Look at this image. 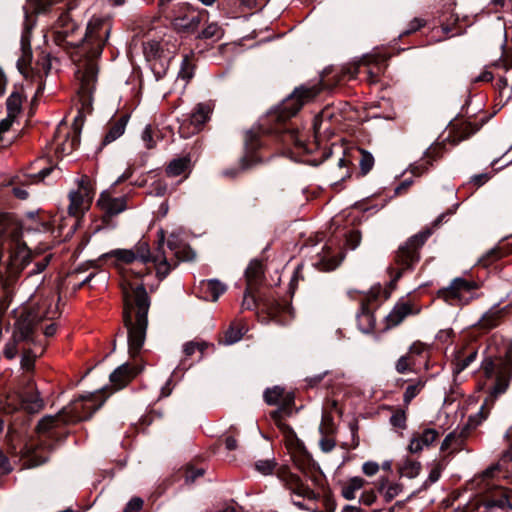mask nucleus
Segmentation results:
<instances>
[{
    "label": "nucleus",
    "mask_w": 512,
    "mask_h": 512,
    "mask_svg": "<svg viewBox=\"0 0 512 512\" xmlns=\"http://www.w3.org/2000/svg\"><path fill=\"white\" fill-rule=\"evenodd\" d=\"M76 6L73 0H27L23 6L24 23L20 40L22 54L16 63L18 71L27 78L32 70L31 35L36 26V17L39 14L55 12L58 16L52 26L53 41L63 48L78 66L77 75L80 79L78 94L81 108L77 109L70 128H82L86 114L92 111V96L99 73L98 60L112 30L110 17L94 16L87 23L84 36L79 41H68L67 38L72 37L79 29L78 24L70 16V11Z\"/></svg>",
    "instance_id": "obj_1"
},
{
    "label": "nucleus",
    "mask_w": 512,
    "mask_h": 512,
    "mask_svg": "<svg viewBox=\"0 0 512 512\" xmlns=\"http://www.w3.org/2000/svg\"><path fill=\"white\" fill-rule=\"evenodd\" d=\"M111 255L128 265L123 270L121 288L123 293V321L128 331L129 353L132 357L139 354L146 338L150 298L143 283L134 281L156 270L159 279L165 278L177 262H169L166 255L157 252L151 255L147 242H139L132 249H117Z\"/></svg>",
    "instance_id": "obj_2"
},
{
    "label": "nucleus",
    "mask_w": 512,
    "mask_h": 512,
    "mask_svg": "<svg viewBox=\"0 0 512 512\" xmlns=\"http://www.w3.org/2000/svg\"><path fill=\"white\" fill-rule=\"evenodd\" d=\"M375 60L374 56L366 55L359 62L325 68L319 83L295 87L286 98L266 112L256 128H300L301 124L297 119L305 104L314 101L322 91H332L337 86L355 79L361 65L369 66Z\"/></svg>",
    "instance_id": "obj_3"
},
{
    "label": "nucleus",
    "mask_w": 512,
    "mask_h": 512,
    "mask_svg": "<svg viewBox=\"0 0 512 512\" xmlns=\"http://www.w3.org/2000/svg\"><path fill=\"white\" fill-rule=\"evenodd\" d=\"M485 376L484 387L488 392L480 411L470 416L466 427L461 432L449 433L441 443L440 451L449 454L462 450L468 430L475 429L488 417L490 408L496 399L504 394L512 379V349L508 348L504 356H487L481 364Z\"/></svg>",
    "instance_id": "obj_4"
},
{
    "label": "nucleus",
    "mask_w": 512,
    "mask_h": 512,
    "mask_svg": "<svg viewBox=\"0 0 512 512\" xmlns=\"http://www.w3.org/2000/svg\"><path fill=\"white\" fill-rule=\"evenodd\" d=\"M22 236L17 222L0 216V280L5 286L13 285L33 259Z\"/></svg>",
    "instance_id": "obj_5"
},
{
    "label": "nucleus",
    "mask_w": 512,
    "mask_h": 512,
    "mask_svg": "<svg viewBox=\"0 0 512 512\" xmlns=\"http://www.w3.org/2000/svg\"><path fill=\"white\" fill-rule=\"evenodd\" d=\"M432 233V229L425 228L419 233L408 238L406 242L398 247L394 257V261L398 268L396 270L393 281H398L404 271L412 270L414 266L420 261V249L423 247Z\"/></svg>",
    "instance_id": "obj_6"
},
{
    "label": "nucleus",
    "mask_w": 512,
    "mask_h": 512,
    "mask_svg": "<svg viewBox=\"0 0 512 512\" xmlns=\"http://www.w3.org/2000/svg\"><path fill=\"white\" fill-rule=\"evenodd\" d=\"M448 131L447 136H444V134L440 135L438 141L425 151L424 156L419 161L411 164L410 171L413 175L421 176L427 172L433 166V163L442 157L446 144L453 147L470 136V133H465V130Z\"/></svg>",
    "instance_id": "obj_7"
},
{
    "label": "nucleus",
    "mask_w": 512,
    "mask_h": 512,
    "mask_svg": "<svg viewBox=\"0 0 512 512\" xmlns=\"http://www.w3.org/2000/svg\"><path fill=\"white\" fill-rule=\"evenodd\" d=\"M478 282L463 277L454 278L447 287L437 291V297L452 306H465L478 298Z\"/></svg>",
    "instance_id": "obj_8"
},
{
    "label": "nucleus",
    "mask_w": 512,
    "mask_h": 512,
    "mask_svg": "<svg viewBox=\"0 0 512 512\" xmlns=\"http://www.w3.org/2000/svg\"><path fill=\"white\" fill-rule=\"evenodd\" d=\"M163 18L169 20L179 32L191 34L198 30L202 22V13L189 3L180 2L172 5L171 9H163Z\"/></svg>",
    "instance_id": "obj_9"
},
{
    "label": "nucleus",
    "mask_w": 512,
    "mask_h": 512,
    "mask_svg": "<svg viewBox=\"0 0 512 512\" xmlns=\"http://www.w3.org/2000/svg\"><path fill=\"white\" fill-rule=\"evenodd\" d=\"M263 397L268 405L279 406L278 409L270 413V417L277 427L284 433L293 435L292 429L284 423L283 419L291 413V408L294 404V395L290 392H286L285 389L280 386H274L267 388L264 391Z\"/></svg>",
    "instance_id": "obj_10"
},
{
    "label": "nucleus",
    "mask_w": 512,
    "mask_h": 512,
    "mask_svg": "<svg viewBox=\"0 0 512 512\" xmlns=\"http://www.w3.org/2000/svg\"><path fill=\"white\" fill-rule=\"evenodd\" d=\"M100 396V393H95L80 397L78 400L65 407L60 417H62L65 422H77L90 418L104 402V400L98 402Z\"/></svg>",
    "instance_id": "obj_11"
},
{
    "label": "nucleus",
    "mask_w": 512,
    "mask_h": 512,
    "mask_svg": "<svg viewBox=\"0 0 512 512\" xmlns=\"http://www.w3.org/2000/svg\"><path fill=\"white\" fill-rule=\"evenodd\" d=\"M276 476L293 496L309 501L316 500L319 496L297 474L293 473L288 466L283 465L277 468Z\"/></svg>",
    "instance_id": "obj_12"
},
{
    "label": "nucleus",
    "mask_w": 512,
    "mask_h": 512,
    "mask_svg": "<svg viewBox=\"0 0 512 512\" xmlns=\"http://www.w3.org/2000/svg\"><path fill=\"white\" fill-rule=\"evenodd\" d=\"M381 293V287L373 286L367 293L360 294V311L357 314V325L363 333H371L376 325L374 314L370 308L373 301H376Z\"/></svg>",
    "instance_id": "obj_13"
},
{
    "label": "nucleus",
    "mask_w": 512,
    "mask_h": 512,
    "mask_svg": "<svg viewBox=\"0 0 512 512\" xmlns=\"http://www.w3.org/2000/svg\"><path fill=\"white\" fill-rule=\"evenodd\" d=\"M94 192L87 179H82L76 190L69 193V215L79 218L90 209Z\"/></svg>",
    "instance_id": "obj_14"
},
{
    "label": "nucleus",
    "mask_w": 512,
    "mask_h": 512,
    "mask_svg": "<svg viewBox=\"0 0 512 512\" xmlns=\"http://www.w3.org/2000/svg\"><path fill=\"white\" fill-rule=\"evenodd\" d=\"M29 424L30 416L22 411H17L12 416L5 435L6 444L11 451H15L18 444L23 441Z\"/></svg>",
    "instance_id": "obj_15"
},
{
    "label": "nucleus",
    "mask_w": 512,
    "mask_h": 512,
    "mask_svg": "<svg viewBox=\"0 0 512 512\" xmlns=\"http://www.w3.org/2000/svg\"><path fill=\"white\" fill-rule=\"evenodd\" d=\"M43 318H50V316L48 314L39 315L38 312L34 311L21 313L15 325L14 338L34 342V329Z\"/></svg>",
    "instance_id": "obj_16"
},
{
    "label": "nucleus",
    "mask_w": 512,
    "mask_h": 512,
    "mask_svg": "<svg viewBox=\"0 0 512 512\" xmlns=\"http://www.w3.org/2000/svg\"><path fill=\"white\" fill-rule=\"evenodd\" d=\"M97 206L102 212V220L109 224L111 219L126 210L127 198L125 196L113 197L110 192H102L97 200Z\"/></svg>",
    "instance_id": "obj_17"
},
{
    "label": "nucleus",
    "mask_w": 512,
    "mask_h": 512,
    "mask_svg": "<svg viewBox=\"0 0 512 512\" xmlns=\"http://www.w3.org/2000/svg\"><path fill=\"white\" fill-rule=\"evenodd\" d=\"M81 130H55L52 138V149L58 156L72 153L79 145Z\"/></svg>",
    "instance_id": "obj_18"
},
{
    "label": "nucleus",
    "mask_w": 512,
    "mask_h": 512,
    "mask_svg": "<svg viewBox=\"0 0 512 512\" xmlns=\"http://www.w3.org/2000/svg\"><path fill=\"white\" fill-rule=\"evenodd\" d=\"M421 307L412 300H399L385 318V327L390 329L398 326L409 315H417Z\"/></svg>",
    "instance_id": "obj_19"
},
{
    "label": "nucleus",
    "mask_w": 512,
    "mask_h": 512,
    "mask_svg": "<svg viewBox=\"0 0 512 512\" xmlns=\"http://www.w3.org/2000/svg\"><path fill=\"white\" fill-rule=\"evenodd\" d=\"M441 431L432 427H424L419 431L412 433L407 446V450L411 454H420L426 448L432 446V444L439 438Z\"/></svg>",
    "instance_id": "obj_20"
},
{
    "label": "nucleus",
    "mask_w": 512,
    "mask_h": 512,
    "mask_svg": "<svg viewBox=\"0 0 512 512\" xmlns=\"http://www.w3.org/2000/svg\"><path fill=\"white\" fill-rule=\"evenodd\" d=\"M56 168V165L50 158L40 157L30 163L25 175L29 183L36 184L43 182Z\"/></svg>",
    "instance_id": "obj_21"
},
{
    "label": "nucleus",
    "mask_w": 512,
    "mask_h": 512,
    "mask_svg": "<svg viewBox=\"0 0 512 512\" xmlns=\"http://www.w3.org/2000/svg\"><path fill=\"white\" fill-rule=\"evenodd\" d=\"M142 367L138 364L125 363L115 369L110 375V381L115 388L119 390L127 386L141 371Z\"/></svg>",
    "instance_id": "obj_22"
},
{
    "label": "nucleus",
    "mask_w": 512,
    "mask_h": 512,
    "mask_svg": "<svg viewBox=\"0 0 512 512\" xmlns=\"http://www.w3.org/2000/svg\"><path fill=\"white\" fill-rule=\"evenodd\" d=\"M143 54L147 64L158 61L162 57H174L175 51L170 50L168 42L150 40L143 42Z\"/></svg>",
    "instance_id": "obj_23"
},
{
    "label": "nucleus",
    "mask_w": 512,
    "mask_h": 512,
    "mask_svg": "<svg viewBox=\"0 0 512 512\" xmlns=\"http://www.w3.org/2000/svg\"><path fill=\"white\" fill-rule=\"evenodd\" d=\"M197 289V294L200 298L215 302L225 293L227 287L217 279H210L200 281Z\"/></svg>",
    "instance_id": "obj_24"
},
{
    "label": "nucleus",
    "mask_w": 512,
    "mask_h": 512,
    "mask_svg": "<svg viewBox=\"0 0 512 512\" xmlns=\"http://www.w3.org/2000/svg\"><path fill=\"white\" fill-rule=\"evenodd\" d=\"M23 95L19 91H14L6 100L7 117L0 121V128H10L16 117L22 111Z\"/></svg>",
    "instance_id": "obj_25"
},
{
    "label": "nucleus",
    "mask_w": 512,
    "mask_h": 512,
    "mask_svg": "<svg viewBox=\"0 0 512 512\" xmlns=\"http://www.w3.org/2000/svg\"><path fill=\"white\" fill-rule=\"evenodd\" d=\"M379 494L384 498L385 502H391L403 492V485L388 478L381 477L376 484Z\"/></svg>",
    "instance_id": "obj_26"
},
{
    "label": "nucleus",
    "mask_w": 512,
    "mask_h": 512,
    "mask_svg": "<svg viewBox=\"0 0 512 512\" xmlns=\"http://www.w3.org/2000/svg\"><path fill=\"white\" fill-rule=\"evenodd\" d=\"M492 116L493 114L481 112L480 114H476L473 117H469L461 123H456L458 120V117H456L455 119L450 120L445 128H482Z\"/></svg>",
    "instance_id": "obj_27"
},
{
    "label": "nucleus",
    "mask_w": 512,
    "mask_h": 512,
    "mask_svg": "<svg viewBox=\"0 0 512 512\" xmlns=\"http://www.w3.org/2000/svg\"><path fill=\"white\" fill-rule=\"evenodd\" d=\"M22 412L28 414H34L40 412L44 407L43 399L37 390L26 392L22 396Z\"/></svg>",
    "instance_id": "obj_28"
},
{
    "label": "nucleus",
    "mask_w": 512,
    "mask_h": 512,
    "mask_svg": "<svg viewBox=\"0 0 512 512\" xmlns=\"http://www.w3.org/2000/svg\"><path fill=\"white\" fill-rule=\"evenodd\" d=\"M409 384L403 393V407L408 408L414 398H416L425 388L427 379L418 377L408 381Z\"/></svg>",
    "instance_id": "obj_29"
},
{
    "label": "nucleus",
    "mask_w": 512,
    "mask_h": 512,
    "mask_svg": "<svg viewBox=\"0 0 512 512\" xmlns=\"http://www.w3.org/2000/svg\"><path fill=\"white\" fill-rule=\"evenodd\" d=\"M319 260L316 265L325 271L334 270L341 261L338 253L334 252L330 246H325L322 252L319 253Z\"/></svg>",
    "instance_id": "obj_30"
},
{
    "label": "nucleus",
    "mask_w": 512,
    "mask_h": 512,
    "mask_svg": "<svg viewBox=\"0 0 512 512\" xmlns=\"http://www.w3.org/2000/svg\"><path fill=\"white\" fill-rule=\"evenodd\" d=\"M263 266L258 260L250 262L245 271L248 290H255L263 278Z\"/></svg>",
    "instance_id": "obj_31"
},
{
    "label": "nucleus",
    "mask_w": 512,
    "mask_h": 512,
    "mask_svg": "<svg viewBox=\"0 0 512 512\" xmlns=\"http://www.w3.org/2000/svg\"><path fill=\"white\" fill-rule=\"evenodd\" d=\"M246 331V325L242 320L233 321L224 333L223 343L226 345H231L238 342L241 340Z\"/></svg>",
    "instance_id": "obj_32"
},
{
    "label": "nucleus",
    "mask_w": 512,
    "mask_h": 512,
    "mask_svg": "<svg viewBox=\"0 0 512 512\" xmlns=\"http://www.w3.org/2000/svg\"><path fill=\"white\" fill-rule=\"evenodd\" d=\"M213 108L209 103H199L190 115V123L195 127L206 124L210 120Z\"/></svg>",
    "instance_id": "obj_33"
},
{
    "label": "nucleus",
    "mask_w": 512,
    "mask_h": 512,
    "mask_svg": "<svg viewBox=\"0 0 512 512\" xmlns=\"http://www.w3.org/2000/svg\"><path fill=\"white\" fill-rule=\"evenodd\" d=\"M191 169V159L189 156L173 159L167 165L165 172L169 177H177Z\"/></svg>",
    "instance_id": "obj_34"
},
{
    "label": "nucleus",
    "mask_w": 512,
    "mask_h": 512,
    "mask_svg": "<svg viewBox=\"0 0 512 512\" xmlns=\"http://www.w3.org/2000/svg\"><path fill=\"white\" fill-rule=\"evenodd\" d=\"M366 481L359 477H352L341 484V494L346 500H353L356 498V492L362 489Z\"/></svg>",
    "instance_id": "obj_35"
},
{
    "label": "nucleus",
    "mask_w": 512,
    "mask_h": 512,
    "mask_svg": "<svg viewBox=\"0 0 512 512\" xmlns=\"http://www.w3.org/2000/svg\"><path fill=\"white\" fill-rule=\"evenodd\" d=\"M501 317L502 310L493 307L481 317L477 325L480 329L488 331L499 325Z\"/></svg>",
    "instance_id": "obj_36"
},
{
    "label": "nucleus",
    "mask_w": 512,
    "mask_h": 512,
    "mask_svg": "<svg viewBox=\"0 0 512 512\" xmlns=\"http://www.w3.org/2000/svg\"><path fill=\"white\" fill-rule=\"evenodd\" d=\"M477 357V350L474 348H471L467 351V353L464 350H460L457 352L455 361H454V371L456 373L462 372L464 369H466L473 361H475Z\"/></svg>",
    "instance_id": "obj_37"
},
{
    "label": "nucleus",
    "mask_w": 512,
    "mask_h": 512,
    "mask_svg": "<svg viewBox=\"0 0 512 512\" xmlns=\"http://www.w3.org/2000/svg\"><path fill=\"white\" fill-rule=\"evenodd\" d=\"M131 117V111L127 107L118 109L109 120L105 128H125Z\"/></svg>",
    "instance_id": "obj_38"
},
{
    "label": "nucleus",
    "mask_w": 512,
    "mask_h": 512,
    "mask_svg": "<svg viewBox=\"0 0 512 512\" xmlns=\"http://www.w3.org/2000/svg\"><path fill=\"white\" fill-rule=\"evenodd\" d=\"M421 468L422 465L419 461L407 458L400 465L399 473L401 474V476L412 479L419 475Z\"/></svg>",
    "instance_id": "obj_39"
},
{
    "label": "nucleus",
    "mask_w": 512,
    "mask_h": 512,
    "mask_svg": "<svg viewBox=\"0 0 512 512\" xmlns=\"http://www.w3.org/2000/svg\"><path fill=\"white\" fill-rule=\"evenodd\" d=\"M173 58L174 57H162L158 61H154L153 63L148 64L157 81L163 79L166 76Z\"/></svg>",
    "instance_id": "obj_40"
},
{
    "label": "nucleus",
    "mask_w": 512,
    "mask_h": 512,
    "mask_svg": "<svg viewBox=\"0 0 512 512\" xmlns=\"http://www.w3.org/2000/svg\"><path fill=\"white\" fill-rule=\"evenodd\" d=\"M485 507L487 508H493L498 507L502 509H512V505L505 494V492L502 489L497 490L496 497L486 498L485 500Z\"/></svg>",
    "instance_id": "obj_41"
},
{
    "label": "nucleus",
    "mask_w": 512,
    "mask_h": 512,
    "mask_svg": "<svg viewBox=\"0 0 512 512\" xmlns=\"http://www.w3.org/2000/svg\"><path fill=\"white\" fill-rule=\"evenodd\" d=\"M193 55H184L178 77L189 82L194 77L195 64L192 62Z\"/></svg>",
    "instance_id": "obj_42"
},
{
    "label": "nucleus",
    "mask_w": 512,
    "mask_h": 512,
    "mask_svg": "<svg viewBox=\"0 0 512 512\" xmlns=\"http://www.w3.org/2000/svg\"><path fill=\"white\" fill-rule=\"evenodd\" d=\"M356 152L359 153V166L362 175L368 174L374 166V157L368 151L362 148H356Z\"/></svg>",
    "instance_id": "obj_43"
},
{
    "label": "nucleus",
    "mask_w": 512,
    "mask_h": 512,
    "mask_svg": "<svg viewBox=\"0 0 512 512\" xmlns=\"http://www.w3.org/2000/svg\"><path fill=\"white\" fill-rule=\"evenodd\" d=\"M415 361L410 354L402 355L395 363V370L399 374H405L414 370Z\"/></svg>",
    "instance_id": "obj_44"
},
{
    "label": "nucleus",
    "mask_w": 512,
    "mask_h": 512,
    "mask_svg": "<svg viewBox=\"0 0 512 512\" xmlns=\"http://www.w3.org/2000/svg\"><path fill=\"white\" fill-rule=\"evenodd\" d=\"M208 346H209V344L205 341H198V340L189 341L183 345V352L185 354V357L189 358L196 351H199L200 354H203V352L205 351V349L208 348Z\"/></svg>",
    "instance_id": "obj_45"
},
{
    "label": "nucleus",
    "mask_w": 512,
    "mask_h": 512,
    "mask_svg": "<svg viewBox=\"0 0 512 512\" xmlns=\"http://www.w3.org/2000/svg\"><path fill=\"white\" fill-rule=\"evenodd\" d=\"M223 35V30L216 24L211 23L204 28L198 35L199 39H212L214 41L219 40Z\"/></svg>",
    "instance_id": "obj_46"
},
{
    "label": "nucleus",
    "mask_w": 512,
    "mask_h": 512,
    "mask_svg": "<svg viewBox=\"0 0 512 512\" xmlns=\"http://www.w3.org/2000/svg\"><path fill=\"white\" fill-rule=\"evenodd\" d=\"M390 424L399 429H405L407 426V414L404 408H396L390 417Z\"/></svg>",
    "instance_id": "obj_47"
},
{
    "label": "nucleus",
    "mask_w": 512,
    "mask_h": 512,
    "mask_svg": "<svg viewBox=\"0 0 512 512\" xmlns=\"http://www.w3.org/2000/svg\"><path fill=\"white\" fill-rule=\"evenodd\" d=\"M445 466L446 465L444 461H434L431 464V469L424 485L427 486L437 482L441 476L442 471L445 469Z\"/></svg>",
    "instance_id": "obj_48"
},
{
    "label": "nucleus",
    "mask_w": 512,
    "mask_h": 512,
    "mask_svg": "<svg viewBox=\"0 0 512 512\" xmlns=\"http://www.w3.org/2000/svg\"><path fill=\"white\" fill-rule=\"evenodd\" d=\"M20 136L19 130H0V149L10 146Z\"/></svg>",
    "instance_id": "obj_49"
},
{
    "label": "nucleus",
    "mask_w": 512,
    "mask_h": 512,
    "mask_svg": "<svg viewBox=\"0 0 512 512\" xmlns=\"http://www.w3.org/2000/svg\"><path fill=\"white\" fill-rule=\"evenodd\" d=\"M508 252L500 247H495L491 249L487 254L481 259V262L484 266H488L492 264L494 261L504 257Z\"/></svg>",
    "instance_id": "obj_50"
},
{
    "label": "nucleus",
    "mask_w": 512,
    "mask_h": 512,
    "mask_svg": "<svg viewBox=\"0 0 512 512\" xmlns=\"http://www.w3.org/2000/svg\"><path fill=\"white\" fill-rule=\"evenodd\" d=\"M276 462L274 459L258 460L255 463V469L262 475H270L276 468Z\"/></svg>",
    "instance_id": "obj_51"
},
{
    "label": "nucleus",
    "mask_w": 512,
    "mask_h": 512,
    "mask_svg": "<svg viewBox=\"0 0 512 512\" xmlns=\"http://www.w3.org/2000/svg\"><path fill=\"white\" fill-rule=\"evenodd\" d=\"M204 475L203 468H195L191 465H187L184 470V479L186 484H192L199 477Z\"/></svg>",
    "instance_id": "obj_52"
},
{
    "label": "nucleus",
    "mask_w": 512,
    "mask_h": 512,
    "mask_svg": "<svg viewBox=\"0 0 512 512\" xmlns=\"http://www.w3.org/2000/svg\"><path fill=\"white\" fill-rule=\"evenodd\" d=\"M59 422V417L46 416L42 418L38 425L37 430L39 433H46L53 429Z\"/></svg>",
    "instance_id": "obj_53"
},
{
    "label": "nucleus",
    "mask_w": 512,
    "mask_h": 512,
    "mask_svg": "<svg viewBox=\"0 0 512 512\" xmlns=\"http://www.w3.org/2000/svg\"><path fill=\"white\" fill-rule=\"evenodd\" d=\"M37 351H32L31 349L26 350L23 353L21 359V367L26 371H32L35 365V359L37 357Z\"/></svg>",
    "instance_id": "obj_54"
},
{
    "label": "nucleus",
    "mask_w": 512,
    "mask_h": 512,
    "mask_svg": "<svg viewBox=\"0 0 512 512\" xmlns=\"http://www.w3.org/2000/svg\"><path fill=\"white\" fill-rule=\"evenodd\" d=\"M333 117V113L331 112L330 108L326 107L322 109L319 113L311 116L312 125L310 128H319L324 119H331Z\"/></svg>",
    "instance_id": "obj_55"
},
{
    "label": "nucleus",
    "mask_w": 512,
    "mask_h": 512,
    "mask_svg": "<svg viewBox=\"0 0 512 512\" xmlns=\"http://www.w3.org/2000/svg\"><path fill=\"white\" fill-rule=\"evenodd\" d=\"M238 435V430L235 427H230L227 431L224 439L225 447L227 450H235L238 447V442L236 436Z\"/></svg>",
    "instance_id": "obj_56"
},
{
    "label": "nucleus",
    "mask_w": 512,
    "mask_h": 512,
    "mask_svg": "<svg viewBox=\"0 0 512 512\" xmlns=\"http://www.w3.org/2000/svg\"><path fill=\"white\" fill-rule=\"evenodd\" d=\"M429 353V346L421 341H415L413 342L409 349H408V352L407 354H410V356L413 358V356L417 355V356H420V355H423V354H428Z\"/></svg>",
    "instance_id": "obj_57"
},
{
    "label": "nucleus",
    "mask_w": 512,
    "mask_h": 512,
    "mask_svg": "<svg viewBox=\"0 0 512 512\" xmlns=\"http://www.w3.org/2000/svg\"><path fill=\"white\" fill-rule=\"evenodd\" d=\"M159 130H144L142 133V140L144 141L146 148L152 149L155 147L157 140L159 139V135L157 134Z\"/></svg>",
    "instance_id": "obj_58"
},
{
    "label": "nucleus",
    "mask_w": 512,
    "mask_h": 512,
    "mask_svg": "<svg viewBox=\"0 0 512 512\" xmlns=\"http://www.w3.org/2000/svg\"><path fill=\"white\" fill-rule=\"evenodd\" d=\"M267 0H234L235 4H238L240 8L247 9H253V8H261L265 5Z\"/></svg>",
    "instance_id": "obj_59"
},
{
    "label": "nucleus",
    "mask_w": 512,
    "mask_h": 512,
    "mask_svg": "<svg viewBox=\"0 0 512 512\" xmlns=\"http://www.w3.org/2000/svg\"><path fill=\"white\" fill-rule=\"evenodd\" d=\"M254 290H248V287L246 288L241 307L243 310H251L256 306V299L254 295Z\"/></svg>",
    "instance_id": "obj_60"
},
{
    "label": "nucleus",
    "mask_w": 512,
    "mask_h": 512,
    "mask_svg": "<svg viewBox=\"0 0 512 512\" xmlns=\"http://www.w3.org/2000/svg\"><path fill=\"white\" fill-rule=\"evenodd\" d=\"M361 241V234L359 231L352 230L346 235V244L350 249H355Z\"/></svg>",
    "instance_id": "obj_61"
},
{
    "label": "nucleus",
    "mask_w": 512,
    "mask_h": 512,
    "mask_svg": "<svg viewBox=\"0 0 512 512\" xmlns=\"http://www.w3.org/2000/svg\"><path fill=\"white\" fill-rule=\"evenodd\" d=\"M143 500L140 497H133L125 506L123 512H139L143 507Z\"/></svg>",
    "instance_id": "obj_62"
},
{
    "label": "nucleus",
    "mask_w": 512,
    "mask_h": 512,
    "mask_svg": "<svg viewBox=\"0 0 512 512\" xmlns=\"http://www.w3.org/2000/svg\"><path fill=\"white\" fill-rule=\"evenodd\" d=\"M19 341H20L19 339H15L13 337L12 341L8 342L5 345L4 355H5L6 358L13 359L17 355V352H18V350H17V343Z\"/></svg>",
    "instance_id": "obj_63"
},
{
    "label": "nucleus",
    "mask_w": 512,
    "mask_h": 512,
    "mask_svg": "<svg viewBox=\"0 0 512 512\" xmlns=\"http://www.w3.org/2000/svg\"><path fill=\"white\" fill-rule=\"evenodd\" d=\"M455 333L452 328H446L440 330L437 335L436 339L440 341L441 343H448L453 337Z\"/></svg>",
    "instance_id": "obj_64"
}]
</instances>
